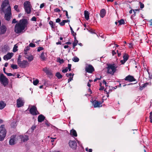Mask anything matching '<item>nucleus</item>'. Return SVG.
I'll use <instances>...</instances> for the list:
<instances>
[{"mask_svg": "<svg viewBox=\"0 0 152 152\" xmlns=\"http://www.w3.org/2000/svg\"><path fill=\"white\" fill-rule=\"evenodd\" d=\"M28 23L27 20L26 19L20 20L19 22L16 24L14 31L17 34L23 33L26 27H27Z\"/></svg>", "mask_w": 152, "mask_h": 152, "instance_id": "1", "label": "nucleus"}, {"mask_svg": "<svg viewBox=\"0 0 152 152\" xmlns=\"http://www.w3.org/2000/svg\"><path fill=\"white\" fill-rule=\"evenodd\" d=\"M7 131L4 125H2L0 126V141H3L5 137Z\"/></svg>", "mask_w": 152, "mask_h": 152, "instance_id": "2", "label": "nucleus"}, {"mask_svg": "<svg viewBox=\"0 0 152 152\" xmlns=\"http://www.w3.org/2000/svg\"><path fill=\"white\" fill-rule=\"evenodd\" d=\"M5 14V18L8 21L10 20V19L11 15H12L11 12V8L10 6H9L5 11H3Z\"/></svg>", "mask_w": 152, "mask_h": 152, "instance_id": "3", "label": "nucleus"}, {"mask_svg": "<svg viewBox=\"0 0 152 152\" xmlns=\"http://www.w3.org/2000/svg\"><path fill=\"white\" fill-rule=\"evenodd\" d=\"M117 66L115 64H109L107 67V72L108 73L113 75L116 70Z\"/></svg>", "mask_w": 152, "mask_h": 152, "instance_id": "4", "label": "nucleus"}, {"mask_svg": "<svg viewBox=\"0 0 152 152\" xmlns=\"http://www.w3.org/2000/svg\"><path fill=\"white\" fill-rule=\"evenodd\" d=\"M0 82L4 86L7 85L9 83L8 79L3 74H1L0 75Z\"/></svg>", "mask_w": 152, "mask_h": 152, "instance_id": "5", "label": "nucleus"}, {"mask_svg": "<svg viewBox=\"0 0 152 152\" xmlns=\"http://www.w3.org/2000/svg\"><path fill=\"white\" fill-rule=\"evenodd\" d=\"M24 6L25 12L27 14H29L31 12V5L30 2L29 1H26L24 3Z\"/></svg>", "mask_w": 152, "mask_h": 152, "instance_id": "6", "label": "nucleus"}, {"mask_svg": "<svg viewBox=\"0 0 152 152\" xmlns=\"http://www.w3.org/2000/svg\"><path fill=\"white\" fill-rule=\"evenodd\" d=\"M17 64L18 66L22 68H25L29 64L28 62L26 60H23L22 61H19Z\"/></svg>", "mask_w": 152, "mask_h": 152, "instance_id": "7", "label": "nucleus"}, {"mask_svg": "<svg viewBox=\"0 0 152 152\" xmlns=\"http://www.w3.org/2000/svg\"><path fill=\"white\" fill-rule=\"evenodd\" d=\"M29 111L30 113L33 115H36L39 114V113L37 110L36 107L34 106H33L30 109Z\"/></svg>", "mask_w": 152, "mask_h": 152, "instance_id": "8", "label": "nucleus"}, {"mask_svg": "<svg viewBox=\"0 0 152 152\" xmlns=\"http://www.w3.org/2000/svg\"><path fill=\"white\" fill-rule=\"evenodd\" d=\"M85 70L86 72L88 73H91L94 71V69L92 65H89L86 66Z\"/></svg>", "mask_w": 152, "mask_h": 152, "instance_id": "9", "label": "nucleus"}, {"mask_svg": "<svg viewBox=\"0 0 152 152\" xmlns=\"http://www.w3.org/2000/svg\"><path fill=\"white\" fill-rule=\"evenodd\" d=\"M102 102H101L100 101H98L96 100H94L93 102V105L94 106V107L95 108L100 107L102 106L101 104Z\"/></svg>", "mask_w": 152, "mask_h": 152, "instance_id": "10", "label": "nucleus"}, {"mask_svg": "<svg viewBox=\"0 0 152 152\" xmlns=\"http://www.w3.org/2000/svg\"><path fill=\"white\" fill-rule=\"evenodd\" d=\"M124 80H125L128 81L130 82L135 81L136 80V79L133 76L130 75H128L126 77Z\"/></svg>", "mask_w": 152, "mask_h": 152, "instance_id": "11", "label": "nucleus"}, {"mask_svg": "<svg viewBox=\"0 0 152 152\" xmlns=\"http://www.w3.org/2000/svg\"><path fill=\"white\" fill-rule=\"evenodd\" d=\"M69 146L73 149H75L77 147V143L75 141H70L69 142Z\"/></svg>", "mask_w": 152, "mask_h": 152, "instance_id": "12", "label": "nucleus"}, {"mask_svg": "<svg viewBox=\"0 0 152 152\" xmlns=\"http://www.w3.org/2000/svg\"><path fill=\"white\" fill-rule=\"evenodd\" d=\"M13 53H8L7 55H5L3 58L4 60H8L10 59L13 56Z\"/></svg>", "mask_w": 152, "mask_h": 152, "instance_id": "13", "label": "nucleus"}, {"mask_svg": "<svg viewBox=\"0 0 152 152\" xmlns=\"http://www.w3.org/2000/svg\"><path fill=\"white\" fill-rule=\"evenodd\" d=\"M16 142L15 137L13 136H11L9 141L10 144L11 145H14L16 143Z\"/></svg>", "mask_w": 152, "mask_h": 152, "instance_id": "14", "label": "nucleus"}, {"mask_svg": "<svg viewBox=\"0 0 152 152\" xmlns=\"http://www.w3.org/2000/svg\"><path fill=\"white\" fill-rule=\"evenodd\" d=\"M19 137L21 139V141L23 142H25L28 140V137L26 135H20Z\"/></svg>", "mask_w": 152, "mask_h": 152, "instance_id": "15", "label": "nucleus"}, {"mask_svg": "<svg viewBox=\"0 0 152 152\" xmlns=\"http://www.w3.org/2000/svg\"><path fill=\"white\" fill-rule=\"evenodd\" d=\"M17 106L18 107L23 106L24 104V102L20 98H19L17 101Z\"/></svg>", "mask_w": 152, "mask_h": 152, "instance_id": "16", "label": "nucleus"}, {"mask_svg": "<svg viewBox=\"0 0 152 152\" xmlns=\"http://www.w3.org/2000/svg\"><path fill=\"white\" fill-rule=\"evenodd\" d=\"M43 70L46 74L50 76V77H52L53 74L51 71L48 69L47 68L45 67L43 69Z\"/></svg>", "mask_w": 152, "mask_h": 152, "instance_id": "17", "label": "nucleus"}, {"mask_svg": "<svg viewBox=\"0 0 152 152\" xmlns=\"http://www.w3.org/2000/svg\"><path fill=\"white\" fill-rule=\"evenodd\" d=\"M7 30L6 27L4 25L2 26L0 28V34H4Z\"/></svg>", "mask_w": 152, "mask_h": 152, "instance_id": "18", "label": "nucleus"}, {"mask_svg": "<svg viewBox=\"0 0 152 152\" xmlns=\"http://www.w3.org/2000/svg\"><path fill=\"white\" fill-rule=\"evenodd\" d=\"M9 4L8 1H5L2 3V5H1L2 7V10L3 11H5V7L7 6V5H8Z\"/></svg>", "mask_w": 152, "mask_h": 152, "instance_id": "19", "label": "nucleus"}, {"mask_svg": "<svg viewBox=\"0 0 152 152\" xmlns=\"http://www.w3.org/2000/svg\"><path fill=\"white\" fill-rule=\"evenodd\" d=\"M24 56L28 59L29 61H31L33 59V56L31 54H28L24 55Z\"/></svg>", "mask_w": 152, "mask_h": 152, "instance_id": "20", "label": "nucleus"}, {"mask_svg": "<svg viewBox=\"0 0 152 152\" xmlns=\"http://www.w3.org/2000/svg\"><path fill=\"white\" fill-rule=\"evenodd\" d=\"M45 118V117L42 115H40L38 118V121L39 122H41L43 121Z\"/></svg>", "mask_w": 152, "mask_h": 152, "instance_id": "21", "label": "nucleus"}, {"mask_svg": "<svg viewBox=\"0 0 152 152\" xmlns=\"http://www.w3.org/2000/svg\"><path fill=\"white\" fill-rule=\"evenodd\" d=\"M106 10L104 9H102L100 10V16L102 18H103L105 16L106 14Z\"/></svg>", "mask_w": 152, "mask_h": 152, "instance_id": "22", "label": "nucleus"}, {"mask_svg": "<svg viewBox=\"0 0 152 152\" xmlns=\"http://www.w3.org/2000/svg\"><path fill=\"white\" fill-rule=\"evenodd\" d=\"M90 13L87 11H84L85 18L86 20H88L89 19V15Z\"/></svg>", "mask_w": 152, "mask_h": 152, "instance_id": "23", "label": "nucleus"}, {"mask_svg": "<svg viewBox=\"0 0 152 152\" xmlns=\"http://www.w3.org/2000/svg\"><path fill=\"white\" fill-rule=\"evenodd\" d=\"M70 134L75 137H77V134L76 131L74 129H72L70 131Z\"/></svg>", "mask_w": 152, "mask_h": 152, "instance_id": "24", "label": "nucleus"}, {"mask_svg": "<svg viewBox=\"0 0 152 152\" xmlns=\"http://www.w3.org/2000/svg\"><path fill=\"white\" fill-rule=\"evenodd\" d=\"M6 104L3 101L0 102V110L3 109L5 106Z\"/></svg>", "mask_w": 152, "mask_h": 152, "instance_id": "25", "label": "nucleus"}, {"mask_svg": "<svg viewBox=\"0 0 152 152\" xmlns=\"http://www.w3.org/2000/svg\"><path fill=\"white\" fill-rule=\"evenodd\" d=\"M78 43V41L76 39V37H75V41L73 43V47L74 48L75 46H76Z\"/></svg>", "mask_w": 152, "mask_h": 152, "instance_id": "26", "label": "nucleus"}, {"mask_svg": "<svg viewBox=\"0 0 152 152\" xmlns=\"http://www.w3.org/2000/svg\"><path fill=\"white\" fill-rule=\"evenodd\" d=\"M40 58L42 61H45L46 59V58L44 55V53L43 52L41 54Z\"/></svg>", "mask_w": 152, "mask_h": 152, "instance_id": "27", "label": "nucleus"}, {"mask_svg": "<svg viewBox=\"0 0 152 152\" xmlns=\"http://www.w3.org/2000/svg\"><path fill=\"white\" fill-rule=\"evenodd\" d=\"M123 58L126 61L129 58V56L127 54L124 53Z\"/></svg>", "mask_w": 152, "mask_h": 152, "instance_id": "28", "label": "nucleus"}, {"mask_svg": "<svg viewBox=\"0 0 152 152\" xmlns=\"http://www.w3.org/2000/svg\"><path fill=\"white\" fill-rule=\"evenodd\" d=\"M56 76L59 79L61 78L62 77V75L59 72H57L56 74Z\"/></svg>", "mask_w": 152, "mask_h": 152, "instance_id": "29", "label": "nucleus"}, {"mask_svg": "<svg viewBox=\"0 0 152 152\" xmlns=\"http://www.w3.org/2000/svg\"><path fill=\"white\" fill-rule=\"evenodd\" d=\"M119 23V25H121L122 24H124L125 23V21L123 19H121L120 20L118 21Z\"/></svg>", "mask_w": 152, "mask_h": 152, "instance_id": "30", "label": "nucleus"}, {"mask_svg": "<svg viewBox=\"0 0 152 152\" xmlns=\"http://www.w3.org/2000/svg\"><path fill=\"white\" fill-rule=\"evenodd\" d=\"M11 66L13 69H17L18 68V66L16 64H12Z\"/></svg>", "mask_w": 152, "mask_h": 152, "instance_id": "31", "label": "nucleus"}, {"mask_svg": "<svg viewBox=\"0 0 152 152\" xmlns=\"http://www.w3.org/2000/svg\"><path fill=\"white\" fill-rule=\"evenodd\" d=\"M72 60L75 62H77L79 61V59L77 57H75L72 58Z\"/></svg>", "mask_w": 152, "mask_h": 152, "instance_id": "32", "label": "nucleus"}, {"mask_svg": "<svg viewBox=\"0 0 152 152\" xmlns=\"http://www.w3.org/2000/svg\"><path fill=\"white\" fill-rule=\"evenodd\" d=\"M39 82V80L38 79H36L34 80L33 82V83L34 85H37Z\"/></svg>", "mask_w": 152, "mask_h": 152, "instance_id": "33", "label": "nucleus"}, {"mask_svg": "<svg viewBox=\"0 0 152 152\" xmlns=\"http://www.w3.org/2000/svg\"><path fill=\"white\" fill-rule=\"evenodd\" d=\"M18 48V46H16V45H15L14 46L13 49V51L14 52H16L17 50V48Z\"/></svg>", "mask_w": 152, "mask_h": 152, "instance_id": "34", "label": "nucleus"}, {"mask_svg": "<svg viewBox=\"0 0 152 152\" xmlns=\"http://www.w3.org/2000/svg\"><path fill=\"white\" fill-rule=\"evenodd\" d=\"M66 22V21L64 20L61 22L59 24L61 26H63L65 25Z\"/></svg>", "mask_w": 152, "mask_h": 152, "instance_id": "35", "label": "nucleus"}, {"mask_svg": "<svg viewBox=\"0 0 152 152\" xmlns=\"http://www.w3.org/2000/svg\"><path fill=\"white\" fill-rule=\"evenodd\" d=\"M58 61L61 64H62L64 62V61L63 60V59H61L60 58H59L58 59Z\"/></svg>", "mask_w": 152, "mask_h": 152, "instance_id": "36", "label": "nucleus"}, {"mask_svg": "<svg viewBox=\"0 0 152 152\" xmlns=\"http://www.w3.org/2000/svg\"><path fill=\"white\" fill-rule=\"evenodd\" d=\"M148 84V83H146L144 84V85L142 86H140V89L141 91L146 86H145V84Z\"/></svg>", "mask_w": 152, "mask_h": 152, "instance_id": "37", "label": "nucleus"}, {"mask_svg": "<svg viewBox=\"0 0 152 152\" xmlns=\"http://www.w3.org/2000/svg\"><path fill=\"white\" fill-rule=\"evenodd\" d=\"M49 24L51 26V27L52 28H53L54 27V24H53V22L52 21H50L49 23Z\"/></svg>", "mask_w": 152, "mask_h": 152, "instance_id": "38", "label": "nucleus"}, {"mask_svg": "<svg viewBox=\"0 0 152 152\" xmlns=\"http://www.w3.org/2000/svg\"><path fill=\"white\" fill-rule=\"evenodd\" d=\"M139 4L140 5V8L141 9H142L144 7V4L142 3L141 2H139Z\"/></svg>", "mask_w": 152, "mask_h": 152, "instance_id": "39", "label": "nucleus"}, {"mask_svg": "<svg viewBox=\"0 0 152 152\" xmlns=\"http://www.w3.org/2000/svg\"><path fill=\"white\" fill-rule=\"evenodd\" d=\"M43 49V48L42 47H38L37 49V51L39 52L41 50H42Z\"/></svg>", "mask_w": 152, "mask_h": 152, "instance_id": "40", "label": "nucleus"}, {"mask_svg": "<svg viewBox=\"0 0 152 152\" xmlns=\"http://www.w3.org/2000/svg\"><path fill=\"white\" fill-rule=\"evenodd\" d=\"M21 55H19L18 56V58L17 60V63H18V61H21Z\"/></svg>", "mask_w": 152, "mask_h": 152, "instance_id": "41", "label": "nucleus"}, {"mask_svg": "<svg viewBox=\"0 0 152 152\" xmlns=\"http://www.w3.org/2000/svg\"><path fill=\"white\" fill-rule=\"evenodd\" d=\"M29 46L30 47H34L35 46V45L32 43H30L29 45Z\"/></svg>", "mask_w": 152, "mask_h": 152, "instance_id": "42", "label": "nucleus"}, {"mask_svg": "<svg viewBox=\"0 0 152 152\" xmlns=\"http://www.w3.org/2000/svg\"><path fill=\"white\" fill-rule=\"evenodd\" d=\"M68 69L67 67H66L65 69L62 70V72L63 73L66 72L68 71Z\"/></svg>", "mask_w": 152, "mask_h": 152, "instance_id": "43", "label": "nucleus"}, {"mask_svg": "<svg viewBox=\"0 0 152 152\" xmlns=\"http://www.w3.org/2000/svg\"><path fill=\"white\" fill-rule=\"evenodd\" d=\"M5 74H6L8 76H15V75H13L11 73H5Z\"/></svg>", "mask_w": 152, "mask_h": 152, "instance_id": "44", "label": "nucleus"}, {"mask_svg": "<svg viewBox=\"0 0 152 152\" xmlns=\"http://www.w3.org/2000/svg\"><path fill=\"white\" fill-rule=\"evenodd\" d=\"M71 64H68V67H67L68 68V69H69V71H70L71 70Z\"/></svg>", "mask_w": 152, "mask_h": 152, "instance_id": "45", "label": "nucleus"}, {"mask_svg": "<svg viewBox=\"0 0 152 152\" xmlns=\"http://www.w3.org/2000/svg\"><path fill=\"white\" fill-rule=\"evenodd\" d=\"M31 21H36V18L34 16L31 19Z\"/></svg>", "mask_w": 152, "mask_h": 152, "instance_id": "46", "label": "nucleus"}, {"mask_svg": "<svg viewBox=\"0 0 152 152\" xmlns=\"http://www.w3.org/2000/svg\"><path fill=\"white\" fill-rule=\"evenodd\" d=\"M66 75L67 77H71L72 75L71 73H70L69 74L66 73Z\"/></svg>", "mask_w": 152, "mask_h": 152, "instance_id": "47", "label": "nucleus"}, {"mask_svg": "<svg viewBox=\"0 0 152 152\" xmlns=\"http://www.w3.org/2000/svg\"><path fill=\"white\" fill-rule=\"evenodd\" d=\"M102 78L101 76L100 77V78H96L94 80V82L96 81L97 80H100Z\"/></svg>", "mask_w": 152, "mask_h": 152, "instance_id": "48", "label": "nucleus"}, {"mask_svg": "<svg viewBox=\"0 0 152 152\" xmlns=\"http://www.w3.org/2000/svg\"><path fill=\"white\" fill-rule=\"evenodd\" d=\"M18 5H15L14 6V7L15 10L17 11H18Z\"/></svg>", "mask_w": 152, "mask_h": 152, "instance_id": "49", "label": "nucleus"}, {"mask_svg": "<svg viewBox=\"0 0 152 152\" xmlns=\"http://www.w3.org/2000/svg\"><path fill=\"white\" fill-rule=\"evenodd\" d=\"M74 74L72 75V77H70L69 79H68V82L69 83L70 81H71L73 79V75Z\"/></svg>", "mask_w": 152, "mask_h": 152, "instance_id": "50", "label": "nucleus"}, {"mask_svg": "<svg viewBox=\"0 0 152 152\" xmlns=\"http://www.w3.org/2000/svg\"><path fill=\"white\" fill-rule=\"evenodd\" d=\"M54 11L56 12H59L60 11V10L58 8H56L54 9Z\"/></svg>", "mask_w": 152, "mask_h": 152, "instance_id": "51", "label": "nucleus"}, {"mask_svg": "<svg viewBox=\"0 0 152 152\" xmlns=\"http://www.w3.org/2000/svg\"><path fill=\"white\" fill-rule=\"evenodd\" d=\"M61 21V19L58 18L56 20V23H59Z\"/></svg>", "mask_w": 152, "mask_h": 152, "instance_id": "52", "label": "nucleus"}, {"mask_svg": "<svg viewBox=\"0 0 152 152\" xmlns=\"http://www.w3.org/2000/svg\"><path fill=\"white\" fill-rule=\"evenodd\" d=\"M17 22V21H16V20L15 19H14L12 21V23H15Z\"/></svg>", "mask_w": 152, "mask_h": 152, "instance_id": "53", "label": "nucleus"}, {"mask_svg": "<svg viewBox=\"0 0 152 152\" xmlns=\"http://www.w3.org/2000/svg\"><path fill=\"white\" fill-rule=\"evenodd\" d=\"M125 60H124V59L123 60H121V61L120 62L122 64H124L126 62Z\"/></svg>", "mask_w": 152, "mask_h": 152, "instance_id": "54", "label": "nucleus"}, {"mask_svg": "<svg viewBox=\"0 0 152 152\" xmlns=\"http://www.w3.org/2000/svg\"><path fill=\"white\" fill-rule=\"evenodd\" d=\"M45 6V4L44 3H42L41 4L40 6V8H42Z\"/></svg>", "mask_w": 152, "mask_h": 152, "instance_id": "55", "label": "nucleus"}, {"mask_svg": "<svg viewBox=\"0 0 152 152\" xmlns=\"http://www.w3.org/2000/svg\"><path fill=\"white\" fill-rule=\"evenodd\" d=\"M30 49V47L29 45V46H27V47L26 48H25V49L26 50H27V51H28Z\"/></svg>", "mask_w": 152, "mask_h": 152, "instance_id": "56", "label": "nucleus"}, {"mask_svg": "<svg viewBox=\"0 0 152 152\" xmlns=\"http://www.w3.org/2000/svg\"><path fill=\"white\" fill-rule=\"evenodd\" d=\"M63 11L64 12H65L66 16L67 17V18H69L67 11H66V10H63Z\"/></svg>", "mask_w": 152, "mask_h": 152, "instance_id": "57", "label": "nucleus"}, {"mask_svg": "<svg viewBox=\"0 0 152 152\" xmlns=\"http://www.w3.org/2000/svg\"><path fill=\"white\" fill-rule=\"evenodd\" d=\"M70 26V30H71V33H72V34H73V33H74V31H73V29H72V28L71 27V26Z\"/></svg>", "mask_w": 152, "mask_h": 152, "instance_id": "58", "label": "nucleus"}, {"mask_svg": "<svg viewBox=\"0 0 152 152\" xmlns=\"http://www.w3.org/2000/svg\"><path fill=\"white\" fill-rule=\"evenodd\" d=\"M36 126H33L31 128V129H32V130H34L36 128Z\"/></svg>", "mask_w": 152, "mask_h": 152, "instance_id": "59", "label": "nucleus"}, {"mask_svg": "<svg viewBox=\"0 0 152 152\" xmlns=\"http://www.w3.org/2000/svg\"><path fill=\"white\" fill-rule=\"evenodd\" d=\"M129 47L130 48H132L133 47L132 44V43L129 44Z\"/></svg>", "mask_w": 152, "mask_h": 152, "instance_id": "60", "label": "nucleus"}, {"mask_svg": "<svg viewBox=\"0 0 152 152\" xmlns=\"http://www.w3.org/2000/svg\"><path fill=\"white\" fill-rule=\"evenodd\" d=\"M27 50H26L25 49H24V55H28L27 53Z\"/></svg>", "mask_w": 152, "mask_h": 152, "instance_id": "61", "label": "nucleus"}, {"mask_svg": "<svg viewBox=\"0 0 152 152\" xmlns=\"http://www.w3.org/2000/svg\"><path fill=\"white\" fill-rule=\"evenodd\" d=\"M45 124L47 126H49V125L48 123V121H47L46 122H45Z\"/></svg>", "mask_w": 152, "mask_h": 152, "instance_id": "62", "label": "nucleus"}, {"mask_svg": "<svg viewBox=\"0 0 152 152\" xmlns=\"http://www.w3.org/2000/svg\"><path fill=\"white\" fill-rule=\"evenodd\" d=\"M116 53L115 52L114 50H113L112 52V54L113 56H114L115 54H116Z\"/></svg>", "mask_w": 152, "mask_h": 152, "instance_id": "63", "label": "nucleus"}, {"mask_svg": "<svg viewBox=\"0 0 152 152\" xmlns=\"http://www.w3.org/2000/svg\"><path fill=\"white\" fill-rule=\"evenodd\" d=\"M103 83L105 84L106 86H107L106 85V84H107L106 82L104 80H103Z\"/></svg>", "mask_w": 152, "mask_h": 152, "instance_id": "64", "label": "nucleus"}]
</instances>
